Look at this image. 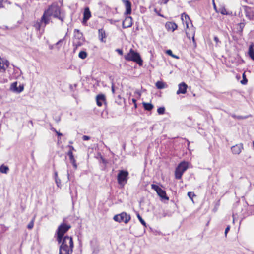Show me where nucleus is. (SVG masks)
I'll list each match as a JSON object with an SVG mask.
<instances>
[{"instance_id": "f257e3e1", "label": "nucleus", "mask_w": 254, "mask_h": 254, "mask_svg": "<svg viewBox=\"0 0 254 254\" xmlns=\"http://www.w3.org/2000/svg\"><path fill=\"white\" fill-rule=\"evenodd\" d=\"M52 16L58 18L62 22L64 21V17L61 15L60 8L57 4L53 3L44 11L39 20L34 22L33 26L37 31H40L41 28L44 30L46 25L50 22Z\"/></svg>"}, {"instance_id": "f03ea898", "label": "nucleus", "mask_w": 254, "mask_h": 254, "mask_svg": "<svg viewBox=\"0 0 254 254\" xmlns=\"http://www.w3.org/2000/svg\"><path fill=\"white\" fill-rule=\"evenodd\" d=\"M61 243L59 254H71L72 253L73 242L71 237L65 236Z\"/></svg>"}, {"instance_id": "7ed1b4c3", "label": "nucleus", "mask_w": 254, "mask_h": 254, "mask_svg": "<svg viewBox=\"0 0 254 254\" xmlns=\"http://www.w3.org/2000/svg\"><path fill=\"white\" fill-rule=\"evenodd\" d=\"M125 59L128 61H133L137 63L140 66L143 64V61L140 55L136 52L131 49L129 52L125 56Z\"/></svg>"}, {"instance_id": "20e7f679", "label": "nucleus", "mask_w": 254, "mask_h": 254, "mask_svg": "<svg viewBox=\"0 0 254 254\" xmlns=\"http://www.w3.org/2000/svg\"><path fill=\"white\" fill-rule=\"evenodd\" d=\"M71 228L70 225L66 224L65 223H62L58 228L57 233V240L60 243L63 238L64 234L68 231Z\"/></svg>"}, {"instance_id": "39448f33", "label": "nucleus", "mask_w": 254, "mask_h": 254, "mask_svg": "<svg viewBox=\"0 0 254 254\" xmlns=\"http://www.w3.org/2000/svg\"><path fill=\"white\" fill-rule=\"evenodd\" d=\"M128 172L126 170H120L117 176V181L119 185L124 186L128 180Z\"/></svg>"}, {"instance_id": "423d86ee", "label": "nucleus", "mask_w": 254, "mask_h": 254, "mask_svg": "<svg viewBox=\"0 0 254 254\" xmlns=\"http://www.w3.org/2000/svg\"><path fill=\"white\" fill-rule=\"evenodd\" d=\"M188 165L185 162H182L179 164L175 170V178L177 179L181 178L184 172L187 169Z\"/></svg>"}, {"instance_id": "0eeeda50", "label": "nucleus", "mask_w": 254, "mask_h": 254, "mask_svg": "<svg viewBox=\"0 0 254 254\" xmlns=\"http://www.w3.org/2000/svg\"><path fill=\"white\" fill-rule=\"evenodd\" d=\"M113 219L118 222H124L127 223L130 220V216L126 212H122L120 214L116 215L114 216Z\"/></svg>"}, {"instance_id": "6e6552de", "label": "nucleus", "mask_w": 254, "mask_h": 254, "mask_svg": "<svg viewBox=\"0 0 254 254\" xmlns=\"http://www.w3.org/2000/svg\"><path fill=\"white\" fill-rule=\"evenodd\" d=\"M9 62L7 60L0 59V73L5 72L6 68L8 67Z\"/></svg>"}, {"instance_id": "1a4fd4ad", "label": "nucleus", "mask_w": 254, "mask_h": 254, "mask_svg": "<svg viewBox=\"0 0 254 254\" xmlns=\"http://www.w3.org/2000/svg\"><path fill=\"white\" fill-rule=\"evenodd\" d=\"M179 89L176 93L179 95L180 94H185L187 91L188 85L185 82H182L178 85Z\"/></svg>"}, {"instance_id": "9d476101", "label": "nucleus", "mask_w": 254, "mask_h": 254, "mask_svg": "<svg viewBox=\"0 0 254 254\" xmlns=\"http://www.w3.org/2000/svg\"><path fill=\"white\" fill-rule=\"evenodd\" d=\"M243 149V146L242 143L236 144L231 147L232 152L234 154H239Z\"/></svg>"}, {"instance_id": "9b49d317", "label": "nucleus", "mask_w": 254, "mask_h": 254, "mask_svg": "<svg viewBox=\"0 0 254 254\" xmlns=\"http://www.w3.org/2000/svg\"><path fill=\"white\" fill-rule=\"evenodd\" d=\"M126 7L125 14L129 15L131 12V3L128 0H122Z\"/></svg>"}, {"instance_id": "f8f14e48", "label": "nucleus", "mask_w": 254, "mask_h": 254, "mask_svg": "<svg viewBox=\"0 0 254 254\" xmlns=\"http://www.w3.org/2000/svg\"><path fill=\"white\" fill-rule=\"evenodd\" d=\"M83 15V23H86L91 16L89 7H87L84 9Z\"/></svg>"}, {"instance_id": "ddd939ff", "label": "nucleus", "mask_w": 254, "mask_h": 254, "mask_svg": "<svg viewBox=\"0 0 254 254\" xmlns=\"http://www.w3.org/2000/svg\"><path fill=\"white\" fill-rule=\"evenodd\" d=\"M165 27L168 31L172 30V31H174L177 28L178 26L175 23L167 22L165 24Z\"/></svg>"}, {"instance_id": "4468645a", "label": "nucleus", "mask_w": 254, "mask_h": 254, "mask_svg": "<svg viewBox=\"0 0 254 254\" xmlns=\"http://www.w3.org/2000/svg\"><path fill=\"white\" fill-rule=\"evenodd\" d=\"M105 100V97L103 94H99L96 96V102L97 105L98 106H101L102 105L103 102Z\"/></svg>"}, {"instance_id": "2eb2a0df", "label": "nucleus", "mask_w": 254, "mask_h": 254, "mask_svg": "<svg viewBox=\"0 0 254 254\" xmlns=\"http://www.w3.org/2000/svg\"><path fill=\"white\" fill-rule=\"evenodd\" d=\"M131 18L129 17L125 19L122 23L123 27L124 28H128L132 26Z\"/></svg>"}, {"instance_id": "dca6fc26", "label": "nucleus", "mask_w": 254, "mask_h": 254, "mask_svg": "<svg viewBox=\"0 0 254 254\" xmlns=\"http://www.w3.org/2000/svg\"><path fill=\"white\" fill-rule=\"evenodd\" d=\"M158 195L162 199L168 200L169 197L167 196L166 191L161 188L156 192Z\"/></svg>"}, {"instance_id": "f3484780", "label": "nucleus", "mask_w": 254, "mask_h": 254, "mask_svg": "<svg viewBox=\"0 0 254 254\" xmlns=\"http://www.w3.org/2000/svg\"><path fill=\"white\" fill-rule=\"evenodd\" d=\"M68 155L69 156L70 161L71 163L73 164L74 167L76 169L77 168V165L76 164V161L75 159L74 158L72 152L71 150H70L68 152Z\"/></svg>"}, {"instance_id": "a211bd4d", "label": "nucleus", "mask_w": 254, "mask_h": 254, "mask_svg": "<svg viewBox=\"0 0 254 254\" xmlns=\"http://www.w3.org/2000/svg\"><path fill=\"white\" fill-rule=\"evenodd\" d=\"M74 39H78L79 40H81V39L84 40V38L82 34L80 32L79 30L75 29L74 30Z\"/></svg>"}, {"instance_id": "6ab92c4d", "label": "nucleus", "mask_w": 254, "mask_h": 254, "mask_svg": "<svg viewBox=\"0 0 254 254\" xmlns=\"http://www.w3.org/2000/svg\"><path fill=\"white\" fill-rule=\"evenodd\" d=\"M99 38L102 42H105L103 39L106 37L105 31L103 29H100L98 30Z\"/></svg>"}, {"instance_id": "aec40b11", "label": "nucleus", "mask_w": 254, "mask_h": 254, "mask_svg": "<svg viewBox=\"0 0 254 254\" xmlns=\"http://www.w3.org/2000/svg\"><path fill=\"white\" fill-rule=\"evenodd\" d=\"M84 42V40L81 39L79 40L78 39H73V46H75V49H77L78 47L82 46Z\"/></svg>"}, {"instance_id": "412c9836", "label": "nucleus", "mask_w": 254, "mask_h": 254, "mask_svg": "<svg viewBox=\"0 0 254 254\" xmlns=\"http://www.w3.org/2000/svg\"><path fill=\"white\" fill-rule=\"evenodd\" d=\"M248 54L250 58L254 61V49L253 44L249 46Z\"/></svg>"}, {"instance_id": "4be33fe9", "label": "nucleus", "mask_w": 254, "mask_h": 254, "mask_svg": "<svg viewBox=\"0 0 254 254\" xmlns=\"http://www.w3.org/2000/svg\"><path fill=\"white\" fill-rule=\"evenodd\" d=\"M142 104L145 110L147 111H151L153 108V105L149 103L143 102Z\"/></svg>"}, {"instance_id": "5701e85b", "label": "nucleus", "mask_w": 254, "mask_h": 254, "mask_svg": "<svg viewBox=\"0 0 254 254\" xmlns=\"http://www.w3.org/2000/svg\"><path fill=\"white\" fill-rule=\"evenodd\" d=\"M9 171V168L7 166L2 165L0 166V172L2 173L7 174Z\"/></svg>"}, {"instance_id": "b1692460", "label": "nucleus", "mask_w": 254, "mask_h": 254, "mask_svg": "<svg viewBox=\"0 0 254 254\" xmlns=\"http://www.w3.org/2000/svg\"><path fill=\"white\" fill-rule=\"evenodd\" d=\"M156 86L158 89H163L165 87V84L162 81H157L156 83Z\"/></svg>"}, {"instance_id": "393cba45", "label": "nucleus", "mask_w": 254, "mask_h": 254, "mask_svg": "<svg viewBox=\"0 0 254 254\" xmlns=\"http://www.w3.org/2000/svg\"><path fill=\"white\" fill-rule=\"evenodd\" d=\"M17 85V82H14L12 83L10 86V89L12 91H13V92H16V93H17V90L18 89Z\"/></svg>"}, {"instance_id": "a878e982", "label": "nucleus", "mask_w": 254, "mask_h": 254, "mask_svg": "<svg viewBox=\"0 0 254 254\" xmlns=\"http://www.w3.org/2000/svg\"><path fill=\"white\" fill-rule=\"evenodd\" d=\"M181 18H182V19L183 21H184V20L186 21L185 22L186 23L187 27H188V23H187V19L190 20L189 16L184 13L182 14Z\"/></svg>"}, {"instance_id": "bb28decb", "label": "nucleus", "mask_w": 254, "mask_h": 254, "mask_svg": "<svg viewBox=\"0 0 254 254\" xmlns=\"http://www.w3.org/2000/svg\"><path fill=\"white\" fill-rule=\"evenodd\" d=\"M186 33L187 37L189 39H190V38L191 34H190V33H189V32H186ZM191 35L192 36V39L193 42V43H194V44H196L195 41V38H194V35H195L194 31H192V32Z\"/></svg>"}, {"instance_id": "cd10ccee", "label": "nucleus", "mask_w": 254, "mask_h": 254, "mask_svg": "<svg viewBox=\"0 0 254 254\" xmlns=\"http://www.w3.org/2000/svg\"><path fill=\"white\" fill-rule=\"evenodd\" d=\"M87 56V54L85 51H80L79 53V57L82 59H85Z\"/></svg>"}, {"instance_id": "c85d7f7f", "label": "nucleus", "mask_w": 254, "mask_h": 254, "mask_svg": "<svg viewBox=\"0 0 254 254\" xmlns=\"http://www.w3.org/2000/svg\"><path fill=\"white\" fill-rule=\"evenodd\" d=\"M219 12L222 15H228V13L227 10L224 7H221L219 9Z\"/></svg>"}, {"instance_id": "c756f323", "label": "nucleus", "mask_w": 254, "mask_h": 254, "mask_svg": "<svg viewBox=\"0 0 254 254\" xmlns=\"http://www.w3.org/2000/svg\"><path fill=\"white\" fill-rule=\"evenodd\" d=\"M35 218H33L31 222L28 224L27 228L29 229H32L34 226V222Z\"/></svg>"}, {"instance_id": "7c9ffc66", "label": "nucleus", "mask_w": 254, "mask_h": 254, "mask_svg": "<svg viewBox=\"0 0 254 254\" xmlns=\"http://www.w3.org/2000/svg\"><path fill=\"white\" fill-rule=\"evenodd\" d=\"M137 218H138L140 223L145 227H146V223L145 221L142 218L139 214H137Z\"/></svg>"}, {"instance_id": "2f4dec72", "label": "nucleus", "mask_w": 254, "mask_h": 254, "mask_svg": "<svg viewBox=\"0 0 254 254\" xmlns=\"http://www.w3.org/2000/svg\"><path fill=\"white\" fill-rule=\"evenodd\" d=\"M157 112L159 115L163 114L165 112V108L163 107H159L157 109Z\"/></svg>"}, {"instance_id": "473e14b6", "label": "nucleus", "mask_w": 254, "mask_h": 254, "mask_svg": "<svg viewBox=\"0 0 254 254\" xmlns=\"http://www.w3.org/2000/svg\"><path fill=\"white\" fill-rule=\"evenodd\" d=\"M243 76V79H242V80L241 81V83L242 84L244 85V84H246L247 83L248 80H247V78L246 77V75H245V73H244L243 74V76Z\"/></svg>"}, {"instance_id": "72a5a7b5", "label": "nucleus", "mask_w": 254, "mask_h": 254, "mask_svg": "<svg viewBox=\"0 0 254 254\" xmlns=\"http://www.w3.org/2000/svg\"><path fill=\"white\" fill-rule=\"evenodd\" d=\"M151 188L154 190L156 192H157V191H158L161 189V188H160L158 186L155 184L151 185Z\"/></svg>"}, {"instance_id": "f704fd0d", "label": "nucleus", "mask_w": 254, "mask_h": 254, "mask_svg": "<svg viewBox=\"0 0 254 254\" xmlns=\"http://www.w3.org/2000/svg\"><path fill=\"white\" fill-rule=\"evenodd\" d=\"M187 195L191 200H192L193 197L195 196V194L192 192H188Z\"/></svg>"}, {"instance_id": "c9c22d12", "label": "nucleus", "mask_w": 254, "mask_h": 254, "mask_svg": "<svg viewBox=\"0 0 254 254\" xmlns=\"http://www.w3.org/2000/svg\"><path fill=\"white\" fill-rule=\"evenodd\" d=\"M17 93H20L21 92L23 89H24V86L22 85H20L18 88H17Z\"/></svg>"}, {"instance_id": "e433bc0d", "label": "nucleus", "mask_w": 254, "mask_h": 254, "mask_svg": "<svg viewBox=\"0 0 254 254\" xmlns=\"http://www.w3.org/2000/svg\"><path fill=\"white\" fill-rule=\"evenodd\" d=\"M55 181L57 186L59 187L61 185V180L59 178H56V179H55Z\"/></svg>"}, {"instance_id": "4c0bfd02", "label": "nucleus", "mask_w": 254, "mask_h": 254, "mask_svg": "<svg viewBox=\"0 0 254 254\" xmlns=\"http://www.w3.org/2000/svg\"><path fill=\"white\" fill-rule=\"evenodd\" d=\"M82 139L84 141L88 140L90 139V137L87 135H84L82 137Z\"/></svg>"}, {"instance_id": "58836bf2", "label": "nucleus", "mask_w": 254, "mask_h": 254, "mask_svg": "<svg viewBox=\"0 0 254 254\" xmlns=\"http://www.w3.org/2000/svg\"><path fill=\"white\" fill-rule=\"evenodd\" d=\"M166 53H167L168 55H170V56H172V55L173 54V53H172V51L171 50H167V51H166Z\"/></svg>"}, {"instance_id": "ea45409f", "label": "nucleus", "mask_w": 254, "mask_h": 254, "mask_svg": "<svg viewBox=\"0 0 254 254\" xmlns=\"http://www.w3.org/2000/svg\"><path fill=\"white\" fill-rule=\"evenodd\" d=\"M229 230H230V226H227L226 227V228L225 229V235H227V234L228 232V231H229Z\"/></svg>"}, {"instance_id": "a19ab883", "label": "nucleus", "mask_w": 254, "mask_h": 254, "mask_svg": "<svg viewBox=\"0 0 254 254\" xmlns=\"http://www.w3.org/2000/svg\"><path fill=\"white\" fill-rule=\"evenodd\" d=\"M116 51L118 52V53L121 55H123V51L121 49H117L116 50Z\"/></svg>"}, {"instance_id": "79ce46f5", "label": "nucleus", "mask_w": 254, "mask_h": 254, "mask_svg": "<svg viewBox=\"0 0 254 254\" xmlns=\"http://www.w3.org/2000/svg\"><path fill=\"white\" fill-rule=\"evenodd\" d=\"M214 40L217 44H218L219 42V38L216 36L214 37Z\"/></svg>"}, {"instance_id": "37998d69", "label": "nucleus", "mask_w": 254, "mask_h": 254, "mask_svg": "<svg viewBox=\"0 0 254 254\" xmlns=\"http://www.w3.org/2000/svg\"><path fill=\"white\" fill-rule=\"evenodd\" d=\"M64 39H60V40H59L58 42H57L55 45H59L61 43H62L63 41H64Z\"/></svg>"}, {"instance_id": "c03bdc74", "label": "nucleus", "mask_w": 254, "mask_h": 254, "mask_svg": "<svg viewBox=\"0 0 254 254\" xmlns=\"http://www.w3.org/2000/svg\"><path fill=\"white\" fill-rule=\"evenodd\" d=\"M56 178H58V172L57 171H55V172H54V178L56 179Z\"/></svg>"}, {"instance_id": "a18cd8bd", "label": "nucleus", "mask_w": 254, "mask_h": 254, "mask_svg": "<svg viewBox=\"0 0 254 254\" xmlns=\"http://www.w3.org/2000/svg\"><path fill=\"white\" fill-rule=\"evenodd\" d=\"M112 92L113 94L115 93V89H114V84H112Z\"/></svg>"}, {"instance_id": "49530a36", "label": "nucleus", "mask_w": 254, "mask_h": 254, "mask_svg": "<svg viewBox=\"0 0 254 254\" xmlns=\"http://www.w3.org/2000/svg\"><path fill=\"white\" fill-rule=\"evenodd\" d=\"M56 134L58 135V136H62V135H63V134H62L61 133H60V132H58V131H56Z\"/></svg>"}, {"instance_id": "de8ad7c7", "label": "nucleus", "mask_w": 254, "mask_h": 254, "mask_svg": "<svg viewBox=\"0 0 254 254\" xmlns=\"http://www.w3.org/2000/svg\"><path fill=\"white\" fill-rule=\"evenodd\" d=\"M171 57H172L174 58L177 59H179V57L178 56L174 55V54H173Z\"/></svg>"}, {"instance_id": "09e8293b", "label": "nucleus", "mask_w": 254, "mask_h": 254, "mask_svg": "<svg viewBox=\"0 0 254 254\" xmlns=\"http://www.w3.org/2000/svg\"><path fill=\"white\" fill-rule=\"evenodd\" d=\"M136 100H135V99H132V102L135 104V107H136V106H136Z\"/></svg>"}, {"instance_id": "8fccbe9b", "label": "nucleus", "mask_w": 254, "mask_h": 254, "mask_svg": "<svg viewBox=\"0 0 254 254\" xmlns=\"http://www.w3.org/2000/svg\"><path fill=\"white\" fill-rule=\"evenodd\" d=\"M51 130L54 131L55 132H56V131H57V130H56V129H55L54 128L52 127L51 128Z\"/></svg>"}, {"instance_id": "3c124183", "label": "nucleus", "mask_w": 254, "mask_h": 254, "mask_svg": "<svg viewBox=\"0 0 254 254\" xmlns=\"http://www.w3.org/2000/svg\"><path fill=\"white\" fill-rule=\"evenodd\" d=\"M51 130L54 131L55 132H56V131H57V130H56V129H55L54 128L52 127L51 128Z\"/></svg>"}, {"instance_id": "603ef678", "label": "nucleus", "mask_w": 254, "mask_h": 254, "mask_svg": "<svg viewBox=\"0 0 254 254\" xmlns=\"http://www.w3.org/2000/svg\"><path fill=\"white\" fill-rule=\"evenodd\" d=\"M69 148H70V150H71V151L74 150V147L72 146H69Z\"/></svg>"}, {"instance_id": "864d4df0", "label": "nucleus", "mask_w": 254, "mask_h": 254, "mask_svg": "<svg viewBox=\"0 0 254 254\" xmlns=\"http://www.w3.org/2000/svg\"><path fill=\"white\" fill-rule=\"evenodd\" d=\"M29 123L32 125V126H33V122L32 121H29Z\"/></svg>"}, {"instance_id": "5fc2aeb1", "label": "nucleus", "mask_w": 254, "mask_h": 254, "mask_svg": "<svg viewBox=\"0 0 254 254\" xmlns=\"http://www.w3.org/2000/svg\"><path fill=\"white\" fill-rule=\"evenodd\" d=\"M49 48H50V49H53V48H54V46L53 45H50L49 46Z\"/></svg>"}, {"instance_id": "6e6d98bb", "label": "nucleus", "mask_w": 254, "mask_h": 254, "mask_svg": "<svg viewBox=\"0 0 254 254\" xmlns=\"http://www.w3.org/2000/svg\"><path fill=\"white\" fill-rule=\"evenodd\" d=\"M136 93L138 94V95H139V96H140L141 94H140V93L139 91H137V92H136Z\"/></svg>"}, {"instance_id": "4d7b16f0", "label": "nucleus", "mask_w": 254, "mask_h": 254, "mask_svg": "<svg viewBox=\"0 0 254 254\" xmlns=\"http://www.w3.org/2000/svg\"><path fill=\"white\" fill-rule=\"evenodd\" d=\"M253 147L254 148V141L253 142Z\"/></svg>"}, {"instance_id": "13d9d810", "label": "nucleus", "mask_w": 254, "mask_h": 254, "mask_svg": "<svg viewBox=\"0 0 254 254\" xmlns=\"http://www.w3.org/2000/svg\"><path fill=\"white\" fill-rule=\"evenodd\" d=\"M67 176H68V177H69V174L68 173H67Z\"/></svg>"}, {"instance_id": "bf43d9fd", "label": "nucleus", "mask_w": 254, "mask_h": 254, "mask_svg": "<svg viewBox=\"0 0 254 254\" xmlns=\"http://www.w3.org/2000/svg\"><path fill=\"white\" fill-rule=\"evenodd\" d=\"M214 7L215 8V7H216V6H215V4H214Z\"/></svg>"}]
</instances>
